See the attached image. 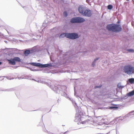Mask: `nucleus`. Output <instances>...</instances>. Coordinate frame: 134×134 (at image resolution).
Returning a JSON list of instances; mask_svg holds the SVG:
<instances>
[{
	"label": "nucleus",
	"mask_w": 134,
	"mask_h": 134,
	"mask_svg": "<svg viewBox=\"0 0 134 134\" xmlns=\"http://www.w3.org/2000/svg\"><path fill=\"white\" fill-rule=\"evenodd\" d=\"M107 28L109 31L116 32L120 31L122 29V28L120 25L113 24L107 25Z\"/></svg>",
	"instance_id": "obj_1"
},
{
	"label": "nucleus",
	"mask_w": 134,
	"mask_h": 134,
	"mask_svg": "<svg viewBox=\"0 0 134 134\" xmlns=\"http://www.w3.org/2000/svg\"><path fill=\"white\" fill-rule=\"evenodd\" d=\"M123 70L125 73L129 75L134 73V67L130 65L124 66Z\"/></svg>",
	"instance_id": "obj_2"
},
{
	"label": "nucleus",
	"mask_w": 134,
	"mask_h": 134,
	"mask_svg": "<svg viewBox=\"0 0 134 134\" xmlns=\"http://www.w3.org/2000/svg\"><path fill=\"white\" fill-rule=\"evenodd\" d=\"M63 35L66 36V37L67 38L72 39L77 38L79 37L78 35L76 33H64L60 35V37H62Z\"/></svg>",
	"instance_id": "obj_3"
},
{
	"label": "nucleus",
	"mask_w": 134,
	"mask_h": 134,
	"mask_svg": "<svg viewBox=\"0 0 134 134\" xmlns=\"http://www.w3.org/2000/svg\"><path fill=\"white\" fill-rule=\"evenodd\" d=\"M83 118L81 116L80 114L79 113H77L76 114L75 121V122L78 123V124H85L86 122V121H82L83 120Z\"/></svg>",
	"instance_id": "obj_4"
},
{
	"label": "nucleus",
	"mask_w": 134,
	"mask_h": 134,
	"mask_svg": "<svg viewBox=\"0 0 134 134\" xmlns=\"http://www.w3.org/2000/svg\"><path fill=\"white\" fill-rule=\"evenodd\" d=\"M85 19L81 17H76L72 18L70 21L72 23H81L85 21Z\"/></svg>",
	"instance_id": "obj_5"
},
{
	"label": "nucleus",
	"mask_w": 134,
	"mask_h": 134,
	"mask_svg": "<svg viewBox=\"0 0 134 134\" xmlns=\"http://www.w3.org/2000/svg\"><path fill=\"white\" fill-rule=\"evenodd\" d=\"M87 8L85 7L82 5H80L79 7L78 10L79 12L82 15L85 13V12Z\"/></svg>",
	"instance_id": "obj_6"
},
{
	"label": "nucleus",
	"mask_w": 134,
	"mask_h": 134,
	"mask_svg": "<svg viewBox=\"0 0 134 134\" xmlns=\"http://www.w3.org/2000/svg\"><path fill=\"white\" fill-rule=\"evenodd\" d=\"M85 13L83 14V16H87L88 17H90L92 15V13L91 10L87 9H86V11L85 12Z\"/></svg>",
	"instance_id": "obj_7"
},
{
	"label": "nucleus",
	"mask_w": 134,
	"mask_h": 134,
	"mask_svg": "<svg viewBox=\"0 0 134 134\" xmlns=\"http://www.w3.org/2000/svg\"><path fill=\"white\" fill-rule=\"evenodd\" d=\"M8 60L10 64L13 65H15V62L14 58L12 59H11L10 60Z\"/></svg>",
	"instance_id": "obj_8"
},
{
	"label": "nucleus",
	"mask_w": 134,
	"mask_h": 134,
	"mask_svg": "<svg viewBox=\"0 0 134 134\" xmlns=\"http://www.w3.org/2000/svg\"><path fill=\"white\" fill-rule=\"evenodd\" d=\"M14 59L15 60V61L17 62H20L21 61V60L20 58L18 57H15L14 58Z\"/></svg>",
	"instance_id": "obj_9"
},
{
	"label": "nucleus",
	"mask_w": 134,
	"mask_h": 134,
	"mask_svg": "<svg viewBox=\"0 0 134 134\" xmlns=\"http://www.w3.org/2000/svg\"><path fill=\"white\" fill-rule=\"evenodd\" d=\"M41 68H45L48 67L50 66L49 64H41Z\"/></svg>",
	"instance_id": "obj_10"
},
{
	"label": "nucleus",
	"mask_w": 134,
	"mask_h": 134,
	"mask_svg": "<svg viewBox=\"0 0 134 134\" xmlns=\"http://www.w3.org/2000/svg\"><path fill=\"white\" fill-rule=\"evenodd\" d=\"M134 95V90L128 93V95L129 96H131Z\"/></svg>",
	"instance_id": "obj_11"
},
{
	"label": "nucleus",
	"mask_w": 134,
	"mask_h": 134,
	"mask_svg": "<svg viewBox=\"0 0 134 134\" xmlns=\"http://www.w3.org/2000/svg\"><path fill=\"white\" fill-rule=\"evenodd\" d=\"M30 53V51L29 50H26L25 51L24 53L25 55L27 56Z\"/></svg>",
	"instance_id": "obj_12"
},
{
	"label": "nucleus",
	"mask_w": 134,
	"mask_h": 134,
	"mask_svg": "<svg viewBox=\"0 0 134 134\" xmlns=\"http://www.w3.org/2000/svg\"><path fill=\"white\" fill-rule=\"evenodd\" d=\"M129 81L131 83H132L134 82V79L131 78L129 79Z\"/></svg>",
	"instance_id": "obj_13"
},
{
	"label": "nucleus",
	"mask_w": 134,
	"mask_h": 134,
	"mask_svg": "<svg viewBox=\"0 0 134 134\" xmlns=\"http://www.w3.org/2000/svg\"><path fill=\"white\" fill-rule=\"evenodd\" d=\"M113 8V6L111 5H109L108 6V9H109L110 10Z\"/></svg>",
	"instance_id": "obj_14"
},
{
	"label": "nucleus",
	"mask_w": 134,
	"mask_h": 134,
	"mask_svg": "<svg viewBox=\"0 0 134 134\" xmlns=\"http://www.w3.org/2000/svg\"><path fill=\"white\" fill-rule=\"evenodd\" d=\"M41 64L40 63H36V66L41 68Z\"/></svg>",
	"instance_id": "obj_15"
},
{
	"label": "nucleus",
	"mask_w": 134,
	"mask_h": 134,
	"mask_svg": "<svg viewBox=\"0 0 134 134\" xmlns=\"http://www.w3.org/2000/svg\"><path fill=\"white\" fill-rule=\"evenodd\" d=\"M127 51L129 52H134V50H133L132 49H128L127 50Z\"/></svg>",
	"instance_id": "obj_16"
},
{
	"label": "nucleus",
	"mask_w": 134,
	"mask_h": 134,
	"mask_svg": "<svg viewBox=\"0 0 134 134\" xmlns=\"http://www.w3.org/2000/svg\"><path fill=\"white\" fill-rule=\"evenodd\" d=\"M64 16L65 17H66L67 16V14L66 12H65L63 13Z\"/></svg>",
	"instance_id": "obj_17"
},
{
	"label": "nucleus",
	"mask_w": 134,
	"mask_h": 134,
	"mask_svg": "<svg viewBox=\"0 0 134 134\" xmlns=\"http://www.w3.org/2000/svg\"><path fill=\"white\" fill-rule=\"evenodd\" d=\"M99 58H97L96 59H95L94 60V61L93 63V64H92V65L93 66H94V64H93L94 63L96 62V61L97 60H98V59Z\"/></svg>",
	"instance_id": "obj_18"
},
{
	"label": "nucleus",
	"mask_w": 134,
	"mask_h": 134,
	"mask_svg": "<svg viewBox=\"0 0 134 134\" xmlns=\"http://www.w3.org/2000/svg\"><path fill=\"white\" fill-rule=\"evenodd\" d=\"M102 86V85H101L99 86H96L94 87L95 88H100Z\"/></svg>",
	"instance_id": "obj_19"
},
{
	"label": "nucleus",
	"mask_w": 134,
	"mask_h": 134,
	"mask_svg": "<svg viewBox=\"0 0 134 134\" xmlns=\"http://www.w3.org/2000/svg\"><path fill=\"white\" fill-rule=\"evenodd\" d=\"M118 108L117 107H111L109 108L110 109H112L114 108Z\"/></svg>",
	"instance_id": "obj_20"
},
{
	"label": "nucleus",
	"mask_w": 134,
	"mask_h": 134,
	"mask_svg": "<svg viewBox=\"0 0 134 134\" xmlns=\"http://www.w3.org/2000/svg\"><path fill=\"white\" fill-rule=\"evenodd\" d=\"M32 64L33 66H36V63H32Z\"/></svg>",
	"instance_id": "obj_21"
},
{
	"label": "nucleus",
	"mask_w": 134,
	"mask_h": 134,
	"mask_svg": "<svg viewBox=\"0 0 134 134\" xmlns=\"http://www.w3.org/2000/svg\"><path fill=\"white\" fill-rule=\"evenodd\" d=\"M66 37V36H64V35H63L62 36V37H60V38H63V37Z\"/></svg>",
	"instance_id": "obj_22"
},
{
	"label": "nucleus",
	"mask_w": 134,
	"mask_h": 134,
	"mask_svg": "<svg viewBox=\"0 0 134 134\" xmlns=\"http://www.w3.org/2000/svg\"><path fill=\"white\" fill-rule=\"evenodd\" d=\"M88 0H86V2H88Z\"/></svg>",
	"instance_id": "obj_23"
},
{
	"label": "nucleus",
	"mask_w": 134,
	"mask_h": 134,
	"mask_svg": "<svg viewBox=\"0 0 134 134\" xmlns=\"http://www.w3.org/2000/svg\"><path fill=\"white\" fill-rule=\"evenodd\" d=\"M2 63L1 62H0V65L1 64H2Z\"/></svg>",
	"instance_id": "obj_24"
},
{
	"label": "nucleus",
	"mask_w": 134,
	"mask_h": 134,
	"mask_svg": "<svg viewBox=\"0 0 134 134\" xmlns=\"http://www.w3.org/2000/svg\"><path fill=\"white\" fill-rule=\"evenodd\" d=\"M50 134H51V133ZM51 134H54V133H51Z\"/></svg>",
	"instance_id": "obj_25"
},
{
	"label": "nucleus",
	"mask_w": 134,
	"mask_h": 134,
	"mask_svg": "<svg viewBox=\"0 0 134 134\" xmlns=\"http://www.w3.org/2000/svg\"><path fill=\"white\" fill-rule=\"evenodd\" d=\"M127 1H129V0H126Z\"/></svg>",
	"instance_id": "obj_26"
}]
</instances>
